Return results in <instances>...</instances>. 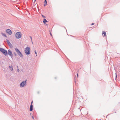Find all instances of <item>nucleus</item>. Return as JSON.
I'll return each mask as SVG.
<instances>
[{"mask_svg":"<svg viewBox=\"0 0 120 120\" xmlns=\"http://www.w3.org/2000/svg\"><path fill=\"white\" fill-rule=\"evenodd\" d=\"M25 52L26 55L27 56L29 55L30 53V47H26L25 49Z\"/></svg>","mask_w":120,"mask_h":120,"instance_id":"f257e3e1","label":"nucleus"},{"mask_svg":"<svg viewBox=\"0 0 120 120\" xmlns=\"http://www.w3.org/2000/svg\"><path fill=\"white\" fill-rule=\"evenodd\" d=\"M0 51L5 56L7 55L8 54L7 51L3 48H0Z\"/></svg>","mask_w":120,"mask_h":120,"instance_id":"f03ea898","label":"nucleus"},{"mask_svg":"<svg viewBox=\"0 0 120 120\" xmlns=\"http://www.w3.org/2000/svg\"><path fill=\"white\" fill-rule=\"evenodd\" d=\"M15 36L16 38H20L22 36L21 33L20 32H17L16 33Z\"/></svg>","mask_w":120,"mask_h":120,"instance_id":"7ed1b4c3","label":"nucleus"},{"mask_svg":"<svg viewBox=\"0 0 120 120\" xmlns=\"http://www.w3.org/2000/svg\"><path fill=\"white\" fill-rule=\"evenodd\" d=\"M15 50L18 55L21 57H23V56L20 51L17 48H15Z\"/></svg>","mask_w":120,"mask_h":120,"instance_id":"20e7f679","label":"nucleus"},{"mask_svg":"<svg viewBox=\"0 0 120 120\" xmlns=\"http://www.w3.org/2000/svg\"><path fill=\"white\" fill-rule=\"evenodd\" d=\"M27 80L23 81L20 85V86L21 87H23L26 85Z\"/></svg>","mask_w":120,"mask_h":120,"instance_id":"39448f33","label":"nucleus"},{"mask_svg":"<svg viewBox=\"0 0 120 120\" xmlns=\"http://www.w3.org/2000/svg\"><path fill=\"white\" fill-rule=\"evenodd\" d=\"M6 41H7L9 46L11 48H12L13 46L10 43L9 40L8 39H6Z\"/></svg>","mask_w":120,"mask_h":120,"instance_id":"423d86ee","label":"nucleus"},{"mask_svg":"<svg viewBox=\"0 0 120 120\" xmlns=\"http://www.w3.org/2000/svg\"><path fill=\"white\" fill-rule=\"evenodd\" d=\"M8 55L10 56L11 58H12V56H13L12 52L9 49L8 50Z\"/></svg>","mask_w":120,"mask_h":120,"instance_id":"0eeeda50","label":"nucleus"},{"mask_svg":"<svg viewBox=\"0 0 120 120\" xmlns=\"http://www.w3.org/2000/svg\"><path fill=\"white\" fill-rule=\"evenodd\" d=\"M6 32L9 35H11L12 34L11 30L10 29H8L6 30Z\"/></svg>","mask_w":120,"mask_h":120,"instance_id":"6e6552de","label":"nucleus"},{"mask_svg":"<svg viewBox=\"0 0 120 120\" xmlns=\"http://www.w3.org/2000/svg\"><path fill=\"white\" fill-rule=\"evenodd\" d=\"M33 105H32L31 104L30 107V111H32L33 110Z\"/></svg>","mask_w":120,"mask_h":120,"instance_id":"1a4fd4ad","label":"nucleus"},{"mask_svg":"<svg viewBox=\"0 0 120 120\" xmlns=\"http://www.w3.org/2000/svg\"><path fill=\"white\" fill-rule=\"evenodd\" d=\"M102 35L103 37L106 36V32L105 31H103Z\"/></svg>","mask_w":120,"mask_h":120,"instance_id":"9d476101","label":"nucleus"},{"mask_svg":"<svg viewBox=\"0 0 120 120\" xmlns=\"http://www.w3.org/2000/svg\"><path fill=\"white\" fill-rule=\"evenodd\" d=\"M9 68H10V70L11 71H12L13 70V68L12 66V65H10L9 66Z\"/></svg>","mask_w":120,"mask_h":120,"instance_id":"9b49d317","label":"nucleus"},{"mask_svg":"<svg viewBox=\"0 0 120 120\" xmlns=\"http://www.w3.org/2000/svg\"><path fill=\"white\" fill-rule=\"evenodd\" d=\"M47 5V2L46 0H45L44 2V6H45Z\"/></svg>","mask_w":120,"mask_h":120,"instance_id":"f8f14e48","label":"nucleus"},{"mask_svg":"<svg viewBox=\"0 0 120 120\" xmlns=\"http://www.w3.org/2000/svg\"><path fill=\"white\" fill-rule=\"evenodd\" d=\"M43 22L44 23V24H45V23H46V22H48L45 19H44V20L43 21Z\"/></svg>","mask_w":120,"mask_h":120,"instance_id":"ddd939ff","label":"nucleus"},{"mask_svg":"<svg viewBox=\"0 0 120 120\" xmlns=\"http://www.w3.org/2000/svg\"><path fill=\"white\" fill-rule=\"evenodd\" d=\"M1 34H2V35L4 37H7V36L4 33H1Z\"/></svg>","mask_w":120,"mask_h":120,"instance_id":"4468645a","label":"nucleus"},{"mask_svg":"<svg viewBox=\"0 0 120 120\" xmlns=\"http://www.w3.org/2000/svg\"><path fill=\"white\" fill-rule=\"evenodd\" d=\"M34 52H35V53L36 55V56H37V52L36 51V50H35L34 51Z\"/></svg>","mask_w":120,"mask_h":120,"instance_id":"2eb2a0df","label":"nucleus"},{"mask_svg":"<svg viewBox=\"0 0 120 120\" xmlns=\"http://www.w3.org/2000/svg\"><path fill=\"white\" fill-rule=\"evenodd\" d=\"M13 53L15 56H17V54H16V53L15 52H14Z\"/></svg>","mask_w":120,"mask_h":120,"instance_id":"dca6fc26","label":"nucleus"},{"mask_svg":"<svg viewBox=\"0 0 120 120\" xmlns=\"http://www.w3.org/2000/svg\"><path fill=\"white\" fill-rule=\"evenodd\" d=\"M41 15L44 18H45V17L44 16V15Z\"/></svg>","mask_w":120,"mask_h":120,"instance_id":"f3484780","label":"nucleus"},{"mask_svg":"<svg viewBox=\"0 0 120 120\" xmlns=\"http://www.w3.org/2000/svg\"><path fill=\"white\" fill-rule=\"evenodd\" d=\"M30 38L31 39V41H32V38L31 36H30Z\"/></svg>","mask_w":120,"mask_h":120,"instance_id":"a211bd4d","label":"nucleus"},{"mask_svg":"<svg viewBox=\"0 0 120 120\" xmlns=\"http://www.w3.org/2000/svg\"><path fill=\"white\" fill-rule=\"evenodd\" d=\"M18 72H19V69H18L17 70Z\"/></svg>","mask_w":120,"mask_h":120,"instance_id":"6ab92c4d","label":"nucleus"},{"mask_svg":"<svg viewBox=\"0 0 120 120\" xmlns=\"http://www.w3.org/2000/svg\"><path fill=\"white\" fill-rule=\"evenodd\" d=\"M94 23H92L91 24V25H94Z\"/></svg>","mask_w":120,"mask_h":120,"instance_id":"aec40b11","label":"nucleus"},{"mask_svg":"<svg viewBox=\"0 0 120 120\" xmlns=\"http://www.w3.org/2000/svg\"><path fill=\"white\" fill-rule=\"evenodd\" d=\"M33 101H32L31 102V104H32V103H33Z\"/></svg>","mask_w":120,"mask_h":120,"instance_id":"412c9836","label":"nucleus"},{"mask_svg":"<svg viewBox=\"0 0 120 120\" xmlns=\"http://www.w3.org/2000/svg\"><path fill=\"white\" fill-rule=\"evenodd\" d=\"M77 77H78V73H77Z\"/></svg>","mask_w":120,"mask_h":120,"instance_id":"4be33fe9","label":"nucleus"},{"mask_svg":"<svg viewBox=\"0 0 120 120\" xmlns=\"http://www.w3.org/2000/svg\"><path fill=\"white\" fill-rule=\"evenodd\" d=\"M32 117L33 119H34V118L33 116H32Z\"/></svg>","mask_w":120,"mask_h":120,"instance_id":"5701e85b","label":"nucleus"},{"mask_svg":"<svg viewBox=\"0 0 120 120\" xmlns=\"http://www.w3.org/2000/svg\"><path fill=\"white\" fill-rule=\"evenodd\" d=\"M45 25H46V26H47L48 25L46 23V22L45 23Z\"/></svg>","mask_w":120,"mask_h":120,"instance_id":"b1692460","label":"nucleus"},{"mask_svg":"<svg viewBox=\"0 0 120 120\" xmlns=\"http://www.w3.org/2000/svg\"><path fill=\"white\" fill-rule=\"evenodd\" d=\"M50 35H51V36H52V34L51 33H50Z\"/></svg>","mask_w":120,"mask_h":120,"instance_id":"393cba45","label":"nucleus"},{"mask_svg":"<svg viewBox=\"0 0 120 120\" xmlns=\"http://www.w3.org/2000/svg\"><path fill=\"white\" fill-rule=\"evenodd\" d=\"M116 77L117 76H116Z\"/></svg>","mask_w":120,"mask_h":120,"instance_id":"a878e982","label":"nucleus"},{"mask_svg":"<svg viewBox=\"0 0 120 120\" xmlns=\"http://www.w3.org/2000/svg\"><path fill=\"white\" fill-rule=\"evenodd\" d=\"M32 41V43H33V42H32V41Z\"/></svg>","mask_w":120,"mask_h":120,"instance_id":"bb28decb","label":"nucleus"},{"mask_svg":"<svg viewBox=\"0 0 120 120\" xmlns=\"http://www.w3.org/2000/svg\"><path fill=\"white\" fill-rule=\"evenodd\" d=\"M36 0H35V1H36Z\"/></svg>","mask_w":120,"mask_h":120,"instance_id":"cd10ccee","label":"nucleus"}]
</instances>
